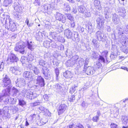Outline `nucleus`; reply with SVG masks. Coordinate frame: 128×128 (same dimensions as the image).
<instances>
[{
    "mask_svg": "<svg viewBox=\"0 0 128 128\" xmlns=\"http://www.w3.org/2000/svg\"><path fill=\"white\" fill-rule=\"evenodd\" d=\"M14 48V50L16 51H19L20 53L24 54L25 52V46L22 42L17 43Z\"/></svg>",
    "mask_w": 128,
    "mask_h": 128,
    "instance_id": "1",
    "label": "nucleus"
},
{
    "mask_svg": "<svg viewBox=\"0 0 128 128\" xmlns=\"http://www.w3.org/2000/svg\"><path fill=\"white\" fill-rule=\"evenodd\" d=\"M56 20L61 21L63 23H65L66 21V18L64 14L58 12H56L55 14Z\"/></svg>",
    "mask_w": 128,
    "mask_h": 128,
    "instance_id": "2",
    "label": "nucleus"
},
{
    "mask_svg": "<svg viewBox=\"0 0 128 128\" xmlns=\"http://www.w3.org/2000/svg\"><path fill=\"white\" fill-rule=\"evenodd\" d=\"M42 10L43 12H46L48 14H50L52 13V9L50 5L45 4L42 6Z\"/></svg>",
    "mask_w": 128,
    "mask_h": 128,
    "instance_id": "3",
    "label": "nucleus"
},
{
    "mask_svg": "<svg viewBox=\"0 0 128 128\" xmlns=\"http://www.w3.org/2000/svg\"><path fill=\"white\" fill-rule=\"evenodd\" d=\"M22 93L24 96L30 100L32 99L33 92H31V90L24 89L22 90Z\"/></svg>",
    "mask_w": 128,
    "mask_h": 128,
    "instance_id": "4",
    "label": "nucleus"
},
{
    "mask_svg": "<svg viewBox=\"0 0 128 128\" xmlns=\"http://www.w3.org/2000/svg\"><path fill=\"white\" fill-rule=\"evenodd\" d=\"M98 27L100 30H102L104 26L105 20L102 17L98 18L96 20Z\"/></svg>",
    "mask_w": 128,
    "mask_h": 128,
    "instance_id": "5",
    "label": "nucleus"
},
{
    "mask_svg": "<svg viewBox=\"0 0 128 128\" xmlns=\"http://www.w3.org/2000/svg\"><path fill=\"white\" fill-rule=\"evenodd\" d=\"M18 60V58L14 54L10 53L8 56V60L10 62L13 63L17 62Z\"/></svg>",
    "mask_w": 128,
    "mask_h": 128,
    "instance_id": "6",
    "label": "nucleus"
},
{
    "mask_svg": "<svg viewBox=\"0 0 128 128\" xmlns=\"http://www.w3.org/2000/svg\"><path fill=\"white\" fill-rule=\"evenodd\" d=\"M83 71L85 72L86 73L89 75H92L95 72L94 68L90 66H88L87 68L84 67Z\"/></svg>",
    "mask_w": 128,
    "mask_h": 128,
    "instance_id": "7",
    "label": "nucleus"
},
{
    "mask_svg": "<svg viewBox=\"0 0 128 128\" xmlns=\"http://www.w3.org/2000/svg\"><path fill=\"white\" fill-rule=\"evenodd\" d=\"M77 57L76 58L74 56H72L70 60H68L66 63L67 66L70 67L73 66L76 63V61H75V60L77 59Z\"/></svg>",
    "mask_w": 128,
    "mask_h": 128,
    "instance_id": "8",
    "label": "nucleus"
},
{
    "mask_svg": "<svg viewBox=\"0 0 128 128\" xmlns=\"http://www.w3.org/2000/svg\"><path fill=\"white\" fill-rule=\"evenodd\" d=\"M104 37V34L100 31H98L96 33L95 37L98 40L103 41Z\"/></svg>",
    "mask_w": 128,
    "mask_h": 128,
    "instance_id": "9",
    "label": "nucleus"
},
{
    "mask_svg": "<svg viewBox=\"0 0 128 128\" xmlns=\"http://www.w3.org/2000/svg\"><path fill=\"white\" fill-rule=\"evenodd\" d=\"M16 85L17 86L22 87L25 84V82L24 79L22 78L18 79L15 82Z\"/></svg>",
    "mask_w": 128,
    "mask_h": 128,
    "instance_id": "10",
    "label": "nucleus"
},
{
    "mask_svg": "<svg viewBox=\"0 0 128 128\" xmlns=\"http://www.w3.org/2000/svg\"><path fill=\"white\" fill-rule=\"evenodd\" d=\"M14 8L16 11L18 12H22L24 9V7L21 6L18 2H15L14 4Z\"/></svg>",
    "mask_w": 128,
    "mask_h": 128,
    "instance_id": "11",
    "label": "nucleus"
},
{
    "mask_svg": "<svg viewBox=\"0 0 128 128\" xmlns=\"http://www.w3.org/2000/svg\"><path fill=\"white\" fill-rule=\"evenodd\" d=\"M10 84V78L6 75L2 80V86L3 87H6Z\"/></svg>",
    "mask_w": 128,
    "mask_h": 128,
    "instance_id": "12",
    "label": "nucleus"
},
{
    "mask_svg": "<svg viewBox=\"0 0 128 128\" xmlns=\"http://www.w3.org/2000/svg\"><path fill=\"white\" fill-rule=\"evenodd\" d=\"M27 46L28 48L32 51L36 47L35 44L34 42L32 40H27Z\"/></svg>",
    "mask_w": 128,
    "mask_h": 128,
    "instance_id": "13",
    "label": "nucleus"
},
{
    "mask_svg": "<svg viewBox=\"0 0 128 128\" xmlns=\"http://www.w3.org/2000/svg\"><path fill=\"white\" fill-rule=\"evenodd\" d=\"M23 76L25 78H28L31 81L33 79V74L30 72L26 71L23 74Z\"/></svg>",
    "mask_w": 128,
    "mask_h": 128,
    "instance_id": "14",
    "label": "nucleus"
},
{
    "mask_svg": "<svg viewBox=\"0 0 128 128\" xmlns=\"http://www.w3.org/2000/svg\"><path fill=\"white\" fill-rule=\"evenodd\" d=\"M121 120L123 124L127 126H123L122 128H128V116H122Z\"/></svg>",
    "mask_w": 128,
    "mask_h": 128,
    "instance_id": "15",
    "label": "nucleus"
},
{
    "mask_svg": "<svg viewBox=\"0 0 128 128\" xmlns=\"http://www.w3.org/2000/svg\"><path fill=\"white\" fill-rule=\"evenodd\" d=\"M67 108V106L64 104H61L59 106L58 109V112L59 115L63 113Z\"/></svg>",
    "mask_w": 128,
    "mask_h": 128,
    "instance_id": "16",
    "label": "nucleus"
},
{
    "mask_svg": "<svg viewBox=\"0 0 128 128\" xmlns=\"http://www.w3.org/2000/svg\"><path fill=\"white\" fill-rule=\"evenodd\" d=\"M112 20L114 24H117L119 23L120 20L117 15L115 13L112 14Z\"/></svg>",
    "mask_w": 128,
    "mask_h": 128,
    "instance_id": "17",
    "label": "nucleus"
},
{
    "mask_svg": "<svg viewBox=\"0 0 128 128\" xmlns=\"http://www.w3.org/2000/svg\"><path fill=\"white\" fill-rule=\"evenodd\" d=\"M75 56L76 58L77 57V59L75 60L76 61V63L78 65V64L80 66H82L84 64V60L82 58H78V56L77 55H75Z\"/></svg>",
    "mask_w": 128,
    "mask_h": 128,
    "instance_id": "18",
    "label": "nucleus"
},
{
    "mask_svg": "<svg viewBox=\"0 0 128 128\" xmlns=\"http://www.w3.org/2000/svg\"><path fill=\"white\" fill-rule=\"evenodd\" d=\"M53 88L55 91L60 93H62V92L63 90V89L62 86L58 84L54 86Z\"/></svg>",
    "mask_w": 128,
    "mask_h": 128,
    "instance_id": "19",
    "label": "nucleus"
},
{
    "mask_svg": "<svg viewBox=\"0 0 128 128\" xmlns=\"http://www.w3.org/2000/svg\"><path fill=\"white\" fill-rule=\"evenodd\" d=\"M43 74L45 76V78L47 79H49L50 77V73L48 69L46 68L45 69L44 68L42 71Z\"/></svg>",
    "mask_w": 128,
    "mask_h": 128,
    "instance_id": "20",
    "label": "nucleus"
},
{
    "mask_svg": "<svg viewBox=\"0 0 128 128\" xmlns=\"http://www.w3.org/2000/svg\"><path fill=\"white\" fill-rule=\"evenodd\" d=\"M7 98H6L4 100L5 103L12 104H15L16 102V99L13 98H10L9 96L7 97Z\"/></svg>",
    "mask_w": 128,
    "mask_h": 128,
    "instance_id": "21",
    "label": "nucleus"
},
{
    "mask_svg": "<svg viewBox=\"0 0 128 128\" xmlns=\"http://www.w3.org/2000/svg\"><path fill=\"white\" fill-rule=\"evenodd\" d=\"M37 82L41 87L44 86L45 84L44 78L41 76H38L36 80Z\"/></svg>",
    "mask_w": 128,
    "mask_h": 128,
    "instance_id": "22",
    "label": "nucleus"
},
{
    "mask_svg": "<svg viewBox=\"0 0 128 128\" xmlns=\"http://www.w3.org/2000/svg\"><path fill=\"white\" fill-rule=\"evenodd\" d=\"M118 11L119 13V15L120 16L122 17H124L125 16L126 12L124 8L122 7H119Z\"/></svg>",
    "mask_w": 128,
    "mask_h": 128,
    "instance_id": "23",
    "label": "nucleus"
},
{
    "mask_svg": "<svg viewBox=\"0 0 128 128\" xmlns=\"http://www.w3.org/2000/svg\"><path fill=\"white\" fill-rule=\"evenodd\" d=\"M73 34H72L70 30L68 29L65 30L64 34L66 36L68 39H70L73 37Z\"/></svg>",
    "mask_w": 128,
    "mask_h": 128,
    "instance_id": "24",
    "label": "nucleus"
},
{
    "mask_svg": "<svg viewBox=\"0 0 128 128\" xmlns=\"http://www.w3.org/2000/svg\"><path fill=\"white\" fill-rule=\"evenodd\" d=\"M29 66L30 70H32L35 74H37L40 72L39 70L36 66H32L30 64Z\"/></svg>",
    "mask_w": 128,
    "mask_h": 128,
    "instance_id": "25",
    "label": "nucleus"
},
{
    "mask_svg": "<svg viewBox=\"0 0 128 128\" xmlns=\"http://www.w3.org/2000/svg\"><path fill=\"white\" fill-rule=\"evenodd\" d=\"M124 30L123 28L120 26H118L116 28V32L119 36H122L124 33Z\"/></svg>",
    "mask_w": 128,
    "mask_h": 128,
    "instance_id": "26",
    "label": "nucleus"
},
{
    "mask_svg": "<svg viewBox=\"0 0 128 128\" xmlns=\"http://www.w3.org/2000/svg\"><path fill=\"white\" fill-rule=\"evenodd\" d=\"M9 28L12 31H14L16 29V23L12 22H10Z\"/></svg>",
    "mask_w": 128,
    "mask_h": 128,
    "instance_id": "27",
    "label": "nucleus"
},
{
    "mask_svg": "<svg viewBox=\"0 0 128 128\" xmlns=\"http://www.w3.org/2000/svg\"><path fill=\"white\" fill-rule=\"evenodd\" d=\"M64 76L66 78H70L73 76V74L69 71H67L64 73Z\"/></svg>",
    "mask_w": 128,
    "mask_h": 128,
    "instance_id": "28",
    "label": "nucleus"
},
{
    "mask_svg": "<svg viewBox=\"0 0 128 128\" xmlns=\"http://www.w3.org/2000/svg\"><path fill=\"white\" fill-rule=\"evenodd\" d=\"M10 88H6V89L2 91L3 95L6 96V97H7V96H9L10 94Z\"/></svg>",
    "mask_w": 128,
    "mask_h": 128,
    "instance_id": "29",
    "label": "nucleus"
},
{
    "mask_svg": "<svg viewBox=\"0 0 128 128\" xmlns=\"http://www.w3.org/2000/svg\"><path fill=\"white\" fill-rule=\"evenodd\" d=\"M120 49L126 54L128 53V47L125 45L121 46Z\"/></svg>",
    "mask_w": 128,
    "mask_h": 128,
    "instance_id": "30",
    "label": "nucleus"
},
{
    "mask_svg": "<svg viewBox=\"0 0 128 128\" xmlns=\"http://www.w3.org/2000/svg\"><path fill=\"white\" fill-rule=\"evenodd\" d=\"M39 109L42 111H44L46 114H49V115H48V116H50V113L48 110L47 109H46V108L44 107L40 106L39 108Z\"/></svg>",
    "mask_w": 128,
    "mask_h": 128,
    "instance_id": "31",
    "label": "nucleus"
},
{
    "mask_svg": "<svg viewBox=\"0 0 128 128\" xmlns=\"http://www.w3.org/2000/svg\"><path fill=\"white\" fill-rule=\"evenodd\" d=\"M94 4L95 7L99 10L101 9L100 7V2L98 0H95L94 1Z\"/></svg>",
    "mask_w": 128,
    "mask_h": 128,
    "instance_id": "32",
    "label": "nucleus"
},
{
    "mask_svg": "<svg viewBox=\"0 0 128 128\" xmlns=\"http://www.w3.org/2000/svg\"><path fill=\"white\" fill-rule=\"evenodd\" d=\"M78 86V84L77 82L75 83L74 86L70 88V92L71 93L74 92L77 89Z\"/></svg>",
    "mask_w": 128,
    "mask_h": 128,
    "instance_id": "33",
    "label": "nucleus"
},
{
    "mask_svg": "<svg viewBox=\"0 0 128 128\" xmlns=\"http://www.w3.org/2000/svg\"><path fill=\"white\" fill-rule=\"evenodd\" d=\"M111 112L112 114L114 115V116H116L119 114L118 109L116 108H114L113 110L111 109Z\"/></svg>",
    "mask_w": 128,
    "mask_h": 128,
    "instance_id": "34",
    "label": "nucleus"
},
{
    "mask_svg": "<svg viewBox=\"0 0 128 128\" xmlns=\"http://www.w3.org/2000/svg\"><path fill=\"white\" fill-rule=\"evenodd\" d=\"M86 10L85 7L83 6H80L79 7L78 9V10L80 12L83 14H84Z\"/></svg>",
    "mask_w": 128,
    "mask_h": 128,
    "instance_id": "35",
    "label": "nucleus"
},
{
    "mask_svg": "<svg viewBox=\"0 0 128 128\" xmlns=\"http://www.w3.org/2000/svg\"><path fill=\"white\" fill-rule=\"evenodd\" d=\"M63 9L65 11H68L70 10V6L68 4L65 3L64 4Z\"/></svg>",
    "mask_w": 128,
    "mask_h": 128,
    "instance_id": "36",
    "label": "nucleus"
},
{
    "mask_svg": "<svg viewBox=\"0 0 128 128\" xmlns=\"http://www.w3.org/2000/svg\"><path fill=\"white\" fill-rule=\"evenodd\" d=\"M13 92V96H17L18 94H20V92L18 90L16 89L14 87H13L12 88Z\"/></svg>",
    "mask_w": 128,
    "mask_h": 128,
    "instance_id": "37",
    "label": "nucleus"
},
{
    "mask_svg": "<svg viewBox=\"0 0 128 128\" xmlns=\"http://www.w3.org/2000/svg\"><path fill=\"white\" fill-rule=\"evenodd\" d=\"M128 41V39L126 38V37L125 36L124 37L123 39H122L120 41V43L121 46L123 45H125L126 43Z\"/></svg>",
    "mask_w": 128,
    "mask_h": 128,
    "instance_id": "38",
    "label": "nucleus"
},
{
    "mask_svg": "<svg viewBox=\"0 0 128 128\" xmlns=\"http://www.w3.org/2000/svg\"><path fill=\"white\" fill-rule=\"evenodd\" d=\"M12 2V0H5L4 1L3 4L5 6H7Z\"/></svg>",
    "mask_w": 128,
    "mask_h": 128,
    "instance_id": "39",
    "label": "nucleus"
},
{
    "mask_svg": "<svg viewBox=\"0 0 128 128\" xmlns=\"http://www.w3.org/2000/svg\"><path fill=\"white\" fill-rule=\"evenodd\" d=\"M66 16L67 19L70 20L71 22L74 21V17L72 16L71 14H66Z\"/></svg>",
    "mask_w": 128,
    "mask_h": 128,
    "instance_id": "40",
    "label": "nucleus"
},
{
    "mask_svg": "<svg viewBox=\"0 0 128 128\" xmlns=\"http://www.w3.org/2000/svg\"><path fill=\"white\" fill-rule=\"evenodd\" d=\"M18 108L16 106H14L11 107V111L14 114L16 113L18 111Z\"/></svg>",
    "mask_w": 128,
    "mask_h": 128,
    "instance_id": "41",
    "label": "nucleus"
},
{
    "mask_svg": "<svg viewBox=\"0 0 128 128\" xmlns=\"http://www.w3.org/2000/svg\"><path fill=\"white\" fill-rule=\"evenodd\" d=\"M18 102V104L22 106L23 107L26 104V102L23 100H19Z\"/></svg>",
    "mask_w": 128,
    "mask_h": 128,
    "instance_id": "42",
    "label": "nucleus"
},
{
    "mask_svg": "<svg viewBox=\"0 0 128 128\" xmlns=\"http://www.w3.org/2000/svg\"><path fill=\"white\" fill-rule=\"evenodd\" d=\"M46 63V62L44 60H39V64L41 66L44 67Z\"/></svg>",
    "mask_w": 128,
    "mask_h": 128,
    "instance_id": "43",
    "label": "nucleus"
},
{
    "mask_svg": "<svg viewBox=\"0 0 128 128\" xmlns=\"http://www.w3.org/2000/svg\"><path fill=\"white\" fill-rule=\"evenodd\" d=\"M14 74H20L21 69L19 67L16 66Z\"/></svg>",
    "mask_w": 128,
    "mask_h": 128,
    "instance_id": "44",
    "label": "nucleus"
},
{
    "mask_svg": "<svg viewBox=\"0 0 128 128\" xmlns=\"http://www.w3.org/2000/svg\"><path fill=\"white\" fill-rule=\"evenodd\" d=\"M25 23L27 25L28 27H31L33 26L34 23L32 22H29V20L27 18L25 22Z\"/></svg>",
    "mask_w": 128,
    "mask_h": 128,
    "instance_id": "45",
    "label": "nucleus"
},
{
    "mask_svg": "<svg viewBox=\"0 0 128 128\" xmlns=\"http://www.w3.org/2000/svg\"><path fill=\"white\" fill-rule=\"evenodd\" d=\"M27 59L28 61L32 62L34 59V56L31 54H29L28 56Z\"/></svg>",
    "mask_w": 128,
    "mask_h": 128,
    "instance_id": "46",
    "label": "nucleus"
},
{
    "mask_svg": "<svg viewBox=\"0 0 128 128\" xmlns=\"http://www.w3.org/2000/svg\"><path fill=\"white\" fill-rule=\"evenodd\" d=\"M43 46L46 48H49L50 46V43L48 41H46L43 43Z\"/></svg>",
    "mask_w": 128,
    "mask_h": 128,
    "instance_id": "47",
    "label": "nucleus"
},
{
    "mask_svg": "<svg viewBox=\"0 0 128 128\" xmlns=\"http://www.w3.org/2000/svg\"><path fill=\"white\" fill-rule=\"evenodd\" d=\"M90 56L92 58H97V54L95 52H92L90 54Z\"/></svg>",
    "mask_w": 128,
    "mask_h": 128,
    "instance_id": "48",
    "label": "nucleus"
},
{
    "mask_svg": "<svg viewBox=\"0 0 128 128\" xmlns=\"http://www.w3.org/2000/svg\"><path fill=\"white\" fill-rule=\"evenodd\" d=\"M27 60L26 57L24 56H22L20 59V61L23 64H26V62Z\"/></svg>",
    "mask_w": 128,
    "mask_h": 128,
    "instance_id": "49",
    "label": "nucleus"
},
{
    "mask_svg": "<svg viewBox=\"0 0 128 128\" xmlns=\"http://www.w3.org/2000/svg\"><path fill=\"white\" fill-rule=\"evenodd\" d=\"M87 17H90L91 16V14L90 10H86L84 14Z\"/></svg>",
    "mask_w": 128,
    "mask_h": 128,
    "instance_id": "50",
    "label": "nucleus"
},
{
    "mask_svg": "<svg viewBox=\"0 0 128 128\" xmlns=\"http://www.w3.org/2000/svg\"><path fill=\"white\" fill-rule=\"evenodd\" d=\"M68 100L70 102H72L75 100V96L73 95H70L68 96Z\"/></svg>",
    "mask_w": 128,
    "mask_h": 128,
    "instance_id": "51",
    "label": "nucleus"
},
{
    "mask_svg": "<svg viewBox=\"0 0 128 128\" xmlns=\"http://www.w3.org/2000/svg\"><path fill=\"white\" fill-rule=\"evenodd\" d=\"M122 28L124 30V33L125 34H127L128 33V26H122Z\"/></svg>",
    "mask_w": 128,
    "mask_h": 128,
    "instance_id": "52",
    "label": "nucleus"
},
{
    "mask_svg": "<svg viewBox=\"0 0 128 128\" xmlns=\"http://www.w3.org/2000/svg\"><path fill=\"white\" fill-rule=\"evenodd\" d=\"M58 34L56 32H54L52 33L51 35L53 38L56 39L58 36Z\"/></svg>",
    "mask_w": 128,
    "mask_h": 128,
    "instance_id": "53",
    "label": "nucleus"
},
{
    "mask_svg": "<svg viewBox=\"0 0 128 128\" xmlns=\"http://www.w3.org/2000/svg\"><path fill=\"white\" fill-rule=\"evenodd\" d=\"M74 128H84V126L81 124L78 123L75 125Z\"/></svg>",
    "mask_w": 128,
    "mask_h": 128,
    "instance_id": "54",
    "label": "nucleus"
},
{
    "mask_svg": "<svg viewBox=\"0 0 128 128\" xmlns=\"http://www.w3.org/2000/svg\"><path fill=\"white\" fill-rule=\"evenodd\" d=\"M98 60L100 62L102 63H104L105 62V59L102 56H100Z\"/></svg>",
    "mask_w": 128,
    "mask_h": 128,
    "instance_id": "55",
    "label": "nucleus"
},
{
    "mask_svg": "<svg viewBox=\"0 0 128 128\" xmlns=\"http://www.w3.org/2000/svg\"><path fill=\"white\" fill-rule=\"evenodd\" d=\"M55 72L56 73V80H58V77L59 74V70L58 68H56L55 69Z\"/></svg>",
    "mask_w": 128,
    "mask_h": 128,
    "instance_id": "56",
    "label": "nucleus"
},
{
    "mask_svg": "<svg viewBox=\"0 0 128 128\" xmlns=\"http://www.w3.org/2000/svg\"><path fill=\"white\" fill-rule=\"evenodd\" d=\"M40 104V102L38 101L37 102H35L34 103L32 104V105L34 106H36L37 105H39Z\"/></svg>",
    "mask_w": 128,
    "mask_h": 128,
    "instance_id": "57",
    "label": "nucleus"
},
{
    "mask_svg": "<svg viewBox=\"0 0 128 128\" xmlns=\"http://www.w3.org/2000/svg\"><path fill=\"white\" fill-rule=\"evenodd\" d=\"M34 4L35 6L39 5L40 4V0H35L34 2Z\"/></svg>",
    "mask_w": 128,
    "mask_h": 128,
    "instance_id": "58",
    "label": "nucleus"
},
{
    "mask_svg": "<svg viewBox=\"0 0 128 128\" xmlns=\"http://www.w3.org/2000/svg\"><path fill=\"white\" fill-rule=\"evenodd\" d=\"M92 120L94 122H97L99 120V117L98 116H95L92 118Z\"/></svg>",
    "mask_w": 128,
    "mask_h": 128,
    "instance_id": "59",
    "label": "nucleus"
},
{
    "mask_svg": "<svg viewBox=\"0 0 128 128\" xmlns=\"http://www.w3.org/2000/svg\"><path fill=\"white\" fill-rule=\"evenodd\" d=\"M3 111H4V115L6 114L8 112V109L7 107H4L2 109Z\"/></svg>",
    "mask_w": 128,
    "mask_h": 128,
    "instance_id": "60",
    "label": "nucleus"
},
{
    "mask_svg": "<svg viewBox=\"0 0 128 128\" xmlns=\"http://www.w3.org/2000/svg\"><path fill=\"white\" fill-rule=\"evenodd\" d=\"M16 66L11 67L10 68V70L13 74L14 73Z\"/></svg>",
    "mask_w": 128,
    "mask_h": 128,
    "instance_id": "61",
    "label": "nucleus"
},
{
    "mask_svg": "<svg viewBox=\"0 0 128 128\" xmlns=\"http://www.w3.org/2000/svg\"><path fill=\"white\" fill-rule=\"evenodd\" d=\"M14 15L15 17L17 18H20V14L19 13V12H18L17 13H14Z\"/></svg>",
    "mask_w": 128,
    "mask_h": 128,
    "instance_id": "62",
    "label": "nucleus"
},
{
    "mask_svg": "<svg viewBox=\"0 0 128 128\" xmlns=\"http://www.w3.org/2000/svg\"><path fill=\"white\" fill-rule=\"evenodd\" d=\"M111 128H118V127L117 124H112L110 125Z\"/></svg>",
    "mask_w": 128,
    "mask_h": 128,
    "instance_id": "63",
    "label": "nucleus"
},
{
    "mask_svg": "<svg viewBox=\"0 0 128 128\" xmlns=\"http://www.w3.org/2000/svg\"><path fill=\"white\" fill-rule=\"evenodd\" d=\"M89 61V59L87 58L85 60V62L84 63V67L86 66V67H87L86 66H87L88 64V63Z\"/></svg>",
    "mask_w": 128,
    "mask_h": 128,
    "instance_id": "64",
    "label": "nucleus"
}]
</instances>
